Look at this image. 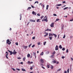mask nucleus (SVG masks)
<instances>
[{"instance_id": "obj_1", "label": "nucleus", "mask_w": 73, "mask_h": 73, "mask_svg": "<svg viewBox=\"0 0 73 73\" xmlns=\"http://www.w3.org/2000/svg\"><path fill=\"white\" fill-rule=\"evenodd\" d=\"M7 44H8L9 45L11 44V42H10L9 40L7 39Z\"/></svg>"}, {"instance_id": "obj_2", "label": "nucleus", "mask_w": 73, "mask_h": 73, "mask_svg": "<svg viewBox=\"0 0 73 73\" xmlns=\"http://www.w3.org/2000/svg\"><path fill=\"white\" fill-rule=\"evenodd\" d=\"M8 52H10V55H12V54L13 53L12 51H11L9 50H8Z\"/></svg>"}, {"instance_id": "obj_3", "label": "nucleus", "mask_w": 73, "mask_h": 73, "mask_svg": "<svg viewBox=\"0 0 73 73\" xmlns=\"http://www.w3.org/2000/svg\"><path fill=\"white\" fill-rule=\"evenodd\" d=\"M32 13L33 15H36L37 14V13H35L34 11H33Z\"/></svg>"}, {"instance_id": "obj_4", "label": "nucleus", "mask_w": 73, "mask_h": 73, "mask_svg": "<svg viewBox=\"0 0 73 73\" xmlns=\"http://www.w3.org/2000/svg\"><path fill=\"white\" fill-rule=\"evenodd\" d=\"M54 23H52L50 25L51 27H54Z\"/></svg>"}, {"instance_id": "obj_5", "label": "nucleus", "mask_w": 73, "mask_h": 73, "mask_svg": "<svg viewBox=\"0 0 73 73\" xmlns=\"http://www.w3.org/2000/svg\"><path fill=\"white\" fill-rule=\"evenodd\" d=\"M16 53H17V52H16V50H14L13 52V54H16Z\"/></svg>"}, {"instance_id": "obj_6", "label": "nucleus", "mask_w": 73, "mask_h": 73, "mask_svg": "<svg viewBox=\"0 0 73 73\" xmlns=\"http://www.w3.org/2000/svg\"><path fill=\"white\" fill-rule=\"evenodd\" d=\"M46 21V22H47L48 21V20L47 19H44V20H42V21Z\"/></svg>"}, {"instance_id": "obj_7", "label": "nucleus", "mask_w": 73, "mask_h": 73, "mask_svg": "<svg viewBox=\"0 0 73 73\" xmlns=\"http://www.w3.org/2000/svg\"><path fill=\"white\" fill-rule=\"evenodd\" d=\"M45 31H51V29H46L45 30Z\"/></svg>"}, {"instance_id": "obj_8", "label": "nucleus", "mask_w": 73, "mask_h": 73, "mask_svg": "<svg viewBox=\"0 0 73 73\" xmlns=\"http://www.w3.org/2000/svg\"><path fill=\"white\" fill-rule=\"evenodd\" d=\"M30 21H31V22H35V21H36L33 20L32 19H30Z\"/></svg>"}, {"instance_id": "obj_9", "label": "nucleus", "mask_w": 73, "mask_h": 73, "mask_svg": "<svg viewBox=\"0 0 73 73\" xmlns=\"http://www.w3.org/2000/svg\"><path fill=\"white\" fill-rule=\"evenodd\" d=\"M58 46L56 45L55 48V50H58Z\"/></svg>"}, {"instance_id": "obj_10", "label": "nucleus", "mask_w": 73, "mask_h": 73, "mask_svg": "<svg viewBox=\"0 0 73 73\" xmlns=\"http://www.w3.org/2000/svg\"><path fill=\"white\" fill-rule=\"evenodd\" d=\"M53 36V34H52L50 33H49V36Z\"/></svg>"}, {"instance_id": "obj_11", "label": "nucleus", "mask_w": 73, "mask_h": 73, "mask_svg": "<svg viewBox=\"0 0 73 73\" xmlns=\"http://www.w3.org/2000/svg\"><path fill=\"white\" fill-rule=\"evenodd\" d=\"M50 57L51 58H54V55H52L50 56Z\"/></svg>"}, {"instance_id": "obj_12", "label": "nucleus", "mask_w": 73, "mask_h": 73, "mask_svg": "<svg viewBox=\"0 0 73 73\" xmlns=\"http://www.w3.org/2000/svg\"><path fill=\"white\" fill-rule=\"evenodd\" d=\"M30 56H31V55H30V54H28L27 55V57L28 58L30 57Z\"/></svg>"}, {"instance_id": "obj_13", "label": "nucleus", "mask_w": 73, "mask_h": 73, "mask_svg": "<svg viewBox=\"0 0 73 73\" xmlns=\"http://www.w3.org/2000/svg\"><path fill=\"white\" fill-rule=\"evenodd\" d=\"M40 61L42 63H44V60L43 59H41L40 60Z\"/></svg>"}, {"instance_id": "obj_14", "label": "nucleus", "mask_w": 73, "mask_h": 73, "mask_svg": "<svg viewBox=\"0 0 73 73\" xmlns=\"http://www.w3.org/2000/svg\"><path fill=\"white\" fill-rule=\"evenodd\" d=\"M52 38H53V37L52 36L51 37H49V38L50 39V40H52Z\"/></svg>"}, {"instance_id": "obj_15", "label": "nucleus", "mask_w": 73, "mask_h": 73, "mask_svg": "<svg viewBox=\"0 0 73 73\" xmlns=\"http://www.w3.org/2000/svg\"><path fill=\"white\" fill-rule=\"evenodd\" d=\"M52 62V63L53 64H54L56 62V60H54V61H53Z\"/></svg>"}, {"instance_id": "obj_16", "label": "nucleus", "mask_w": 73, "mask_h": 73, "mask_svg": "<svg viewBox=\"0 0 73 73\" xmlns=\"http://www.w3.org/2000/svg\"><path fill=\"white\" fill-rule=\"evenodd\" d=\"M59 48H60V49H62V46H61V45H60L59 46Z\"/></svg>"}, {"instance_id": "obj_17", "label": "nucleus", "mask_w": 73, "mask_h": 73, "mask_svg": "<svg viewBox=\"0 0 73 73\" xmlns=\"http://www.w3.org/2000/svg\"><path fill=\"white\" fill-rule=\"evenodd\" d=\"M53 35H54V37H55V38H56V37H57V35H56L55 34H53Z\"/></svg>"}, {"instance_id": "obj_18", "label": "nucleus", "mask_w": 73, "mask_h": 73, "mask_svg": "<svg viewBox=\"0 0 73 73\" xmlns=\"http://www.w3.org/2000/svg\"><path fill=\"white\" fill-rule=\"evenodd\" d=\"M34 56H35V58H36V53L35 52H33Z\"/></svg>"}, {"instance_id": "obj_19", "label": "nucleus", "mask_w": 73, "mask_h": 73, "mask_svg": "<svg viewBox=\"0 0 73 73\" xmlns=\"http://www.w3.org/2000/svg\"><path fill=\"white\" fill-rule=\"evenodd\" d=\"M8 54H6V58H7V59H8Z\"/></svg>"}, {"instance_id": "obj_20", "label": "nucleus", "mask_w": 73, "mask_h": 73, "mask_svg": "<svg viewBox=\"0 0 73 73\" xmlns=\"http://www.w3.org/2000/svg\"><path fill=\"white\" fill-rule=\"evenodd\" d=\"M48 8H49V5H47L46 6V9L47 10L48 9Z\"/></svg>"}, {"instance_id": "obj_21", "label": "nucleus", "mask_w": 73, "mask_h": 73, "mask_svg": "<svg viewBox=\"0 0 73 73\" xmlns=\"http://www.w3.org/2000/svg\"><path fill=\"white\" fill-rule=\"evenodd\" d=\"M22 71H25V72H26L25 69H24V68H22Z\"/></svg>"}, {"instance_id": "obj_22", "label": "nucleus", "mask_w": 73, "mask_h": 73, "mask_svg": "<svg viewBox=\"0 0 73 73\" xmlns=\"http://www.w3.org/2000/svg\"><path fill=\"white\" fill-rule=\"evenodd\" d=\"M50 68H51V69H53V66H51L50 67Z\"/></svg>"}, {"instance_id": "obj_23", "label": "nucleus", "mask_w": 73, "mask_h": 73, "mask_svg": "<svg viewBox=\"0 0 73 73\" xmlns=\"http://www.w3.org/2000/svg\"><path fill=\"white\" fill-rule=\"evenodd\" d=\"M46 35H45L44 36V37H46V36H48V33H47L46 34Z\"/></svg>"}, {"instance_id": "obj_24", "label": "nucleus", "mask_w": 73, "mask_h": 73, "mask_svg": "<svg viewBox=\"0 0 73 73\" xmlns=\"http://www.w3.org/2000/svg\"><path fill=\"white\" fill-rule=\"evenodd\" d=\"M30 9H31V7H29L28 8L27 10H29Z\"/></svg>"}, {"instance_id": "obj_25", "label": "nucleus", "mask_w": 73, "mask_h": 73, "mask_svg": "<svg viewBox=\"0 0 73 73\" xmlns=\"http://www.w3.org/2000/svg\"><path fill=\"white\" fill-rule=\"evenodd\" d=\"M41 5L42 6V7H43V8L45 7V5H44L41 4Z\"/></svg>"}, {"instance_id": "obj_26", "label": "nucleus", "mask_w": 73, "mask_h": 73, "mask_svg": "<svg viewBox=\"0 0 73 73\" xmlns=\"http://www.w3.org/2000/svg\"><path fill=\"white\" fill-rule=\"evenodd\" d=\"M44 54V52H42L40 54V55L41 56H42V55H43Z\"/></svg>"}, {"instance_id": "obj_27", "label": "nucleus", "mask_w": 73, "mask_h": 73, "mask_svg": "<svg viewBox=\"0 0 73 73\" xmlns=\"http://www.w3.org/2000/svg\"><path fill=\"white\" fill-rule=\"evenodd\" d=\"M56 54V52H55V51H54V52L53 53H52V54L53 55H54V54Z\"/></svg>"}, {"instance_id": "obj_28", "label": "nucleus", "mask_w": 73, "mask_h": 73, "mask_svg": "<svg viewBox=\"0 0 73 73\" xmlns=\"http://www.w3.org/2000/svg\"><path fill=\"white\" fill-rule=\"evenodd\" d=\"M61 4H58L57 5V6L58 7H59V6H61Z\"/></svg>"}, {"instance_id": "obj_29", "label": "nucleus", "mask_w": 73, "mask_h": 73, "mask_svg": "<svg viewBox=\"0 0 73 73\" xmlns=\"http://www.w3.org/2000/svg\"><path fill=\"white\" fill-rule=\"evenodd\" d=\"M31 45H32V43L30 44L29 45V48H30L31 46Z\"/></svg>"}, {"instance_id": "obj_30", "label": "nucleus", "mask_w": 73, "mask_h": 73, "mask_svg": "<svg viewBox=\"0 0 73 73\" xmlns=\"http://www.w3.org/2000/svg\"><path fill=\"white\" fill-rule=\"evenodd\" d=\"M68 7H65V8H64V10H65V9H68Z\"/></svg>"}, {"instance_id": "obj_31", "label": "nucleus", "mask_w": 73, "mask_h": 73, "mask_svg": "<svg viewBox=\"0 0 73 73\" xmlns=\"http://www.w3.org/2000/svg\"><path fill=\"white\" fill-rule=\"evenodd\" d=\"M46 42H44V45H45V44H46Z\"/></svg>"}, {"instance_id": "obj_32", "label": "nucleus", "mask_w": 73, "mask_h": 73, "mask_svg": "<svg viewBox=\"0 0 73 73\" xmlns=\"http://www.w3.org/2000/svg\"><path fill=\"white\" fill-rule=\"evenodd\" d=\"M36 3H37V4H38V1H36L35 2V4H36Z\"/></svg>"}, {"instance_id": "obj_33", "label": "nucleus", "mask_w": 73, "mask_h": 73, "mask_svg": "<svg viewBox=\"0 0 73 73\" xmlns=\"http://www.w3.org/2000/svg\"><path fill=\"white\" fill-rule=\"evenodd\" d=\"M35 45L34 44L32 46V48H33L34 47H35Z\"/></svg>"}, {"instance_id": "obj_34", "label": "nucleus", "mask_w": 73, "mask_h": 73, "mask_svg": "<svg viewBox=\"0 0 73 73\" xmlns=\"http://www.w3.org/2000/svg\"><path fill=\"white\" fill-rule=\"evenodd\" d=\"M64 29V25H63V26L62 27V28H61L62 30V29Z\"/></svg>"}, {"instance_id": "obj_35", "label": "nucleus", "mask_w": 73, "mask_h": 73, "mask_svg": "<svg viewBox=\"0 0 73 73\" xmlns=\"http://www.w3.org/2000/svg\"><path fill=\"white\" fill-rule=\"evenodd\" d=\"M26 58H25V57H24L23 58V61H25V59Z\"/></svg>"}, {"instance_id": "obj_36", "label": "nucleus", "mask_w": 73, "mask_h": 73, "mask_svg": "<svg viewBox=\"0 0 73 73\" xmlns=\"http://www.w3.org/2000/svg\"><path fill=\"white\" fill-rule=\"evenodd\" d=\"M65 50V48H62V50Z\"/></svg>"}, {"instance_id": "obj_37", "label": "nucleus", "mask_w": 73, "mask_h": 73, "mask_svg": "<svg viewBox=\"0 0 73 73\" xmlns=\"http://www.w3.org/2000/svg\"><path fill=\"white\" fill-rule=\"evenodd\" d=\"M40 42H38L37 43V44H38V45H40Z\"/></svg>"}, {"instance_id": "obj_38", "label": "nucleus", "mask_w": 73, "mask_h": 73, "mask_svg": "<svg viewBox=\"0 0 73 73\" xmlns=\"http://www.w3.org/2000/svg\"><path fill=\"white\" fill-rule=\"evenodd\" d=\"M58 20H60V19H56V20L55 21V22L57 21H58Z\"/></svg>"}, {"instance_id": "obj_39", "label": "nucleus", "mask_w": 73, "mask_h": 73, "mask_svg": "<svg viewBox=\"0 0 73 73\" xmlns=\"http://www.w3.org/2000/svg\"><path fill=\"white\" fill-rule=\"evenodd\" d=\"M69 69H68L67 70V73H69Z\"/></svg>"}, {"instance_id": "obj_40", "label": "nucleus", "mask_w": 73, "mask_h": 73, "mask_svg": "<svg viewBox=\"0 0 73 73\" xmlns=\"http://www.w3.org/2000/svg\"><path fill=\"white\" fill-rule=\"evenodd\" d=\"M30 63H31V62L29 61H28L27 62V64H30Z\"/></svg>"}, {"instance_id": "obj_41", "label": "nucleus", "mask_w": 73, "mask_h": 73, "mask_svg": "<svg viewBox=\"0 0 73 73\" xmlns=\"http://www.w3.org/2000/svg\"><path fill=\"white\" fill-rule=\"evenodd\" d=\"M47 68H49L50 66H49V65H48L47 66Z\"/></svg>"}, {"instance_id": "obj_42", "label": "nucleus", "mask_w": 73, "mask_h": 73, "mask_svg": "<svg viewBox=\"0 0 73 73\" xmlns=\"http://www.w3.org/2000/svg\"><path fill=\"white\" fill-rule=\"evenodd\" d=\"M32 38L33 40H35V36H34Z\"/></svg>"}, {"instance_id": "obj_43", "label": "nucleus", "mask_w": 73, "mask_h": 73, "mask_svg": "<svg viewBox=\"0 0 73 73\" xmlns=\"http://www.w3.org/2000/svg\"><path fill=\"white\" fill-rule=\"evenodd\" d=\"M31 70H32L33 69V67H31L30 68Z\"/></svg>"}, {"instance_id": "obj_44", "label": "nucleus", "mask_w": 73, "mask_h": 73, "mask_svg": "<svg viewBox=\"0 0 73 73\" xmlns=\"http://www.w3.org/2000/svg\"><path fill=\"white\" fill-rule=\"evenodd\" d=\"M69 52V50H68V49H67L66 50V52L67 53H68V52Z\"/></svg>"}, {"instance_id": "obj_45", "label": "nucleus", "mask_w": 73, "mask_h": 73, "mask_svg": "<svg viewBox=\"0 0 73 73\" xmlns=\"http://www.w3.org/2000/svg\"><path fill=\"white\" fill-rule=\"evenodd\" d=\"M39 21H40V19H38L37 20V22H39Z\"/></svg>"}, {"instance_id": "obj_46", "label": "nucleus", "mask_w": 73, "mask_h": 73, "mask_svg": "<svg viewBox=\"0 0 73 73\" xmlns=\"http://www.w3.org/2000/svg\"><path fill=\"white\" fill-rule=\"evenodd\" d=\"M65 35H64L63 38H65Z\"/></svg>"}, {"instance_id": "obj_47", "label": "nucleus", "mask_w": 73, "mask_h": 73, "mask_svg": "<svg viewBox=\"0 0 73 73\" xmlns=\"http://www.w3.org/2000/svg\"><path fill=\"white\" fill-rule=\"evenodd\" d=\"M37 16H40V14L39 13H38L37 14Z\"/></svg>"}, {"instance_id": "obj_48", "label": "nucleus", "mask_w": 73, "mask_h": 73, "mask_svg": "<svg viewBox=\"0 0 73 73\" xmlns=\"http://www.w3.org/2000/svg\"><path fill=\"white\" fill-rule=\"evenodd\" d=\"M54 16H57V15L56 14H53Z\"/></svg>"}, {"instance_id": "obj_49", "label": "nucleus", "mask_w": 73, "mask_h": 73, "mask_svg": "<svg viewBox=\"0 0 73 73\" xmlns=\"http://www.w3.org/2000/svg\"><path fill=\"white\" fill-rule=\"evenodd\" d=\"M31 6L32 8H35V7H34V6H33L32 5H31Z\"/></svg>"}, {"instance_id": "obj_50", "label": "nucleus", "mask_w": 73, "mask_h": 73, "mask_svg": "<svg viewBox=\"0 0 73 73\" xmlns=\"http://www.w3.org/2000/svg\"><path fill=\"white\" fill-rule=\"evenodd\" d=\"M12 70H13L14 71H16V70H15V69L13 68Z\"/></svg>"}, {"instance_id": "obj_51", "label": "nucleus", "mask_w": 73, "mask_h": 73, "mask_svg": "<svg viewBox=\"0 0 73 73\" xmlns=\"http://www.w3.org/2000/svg\"><path fill=\"white\" fill-rule=\"evenodd\" d=\"M15 44L16 45H18V42L15 43Z\"/></svg>"}, {"instance_id": "obj_52", "label": "nucleus", "mask_w": 73, "mask_h": 73, "mask_svg": "<svg viewBox=\"0 0 73 73\" xmlns=\"http://www.w3.org/2000/svg\"><path fill=\"white\" fill-rule=\"evenodd\" d=\"M27 47H28V46H25V48L26 49V48H27Z\"/></svg>"}, {"instance_id": "obj_53", "label": "nucleus", "mask_w": 73, "mask_h": 73, "mask_svg": "<svg viewBox=\"0 0 73 73\" xmlns=\"http://www.w3.org/2000/svg\"><path fill=\"white\" fill-rule=\"evenodd\" d=\"M60 70H61V69H58L57 70L58 71H60Z\"/></svg>"}, {"instance_id": "obj_54", "label": "nucleus", "mask_w": 73, "mask_h": 73, "mask_svg": "<svg viewBox=\"0 0 73 73\" xmlns=\"http://www.w3.org/2000/svg\"><path fill=\"white\" fill-rule=\"evenodd\" d=\"M64 73H67V71H65L64 72Z\"/></svg>"}, {"instance_id": "obj_55", "label": "nucleus", "mask_w": 73, "mask_h": 73, "mask_svg": "<svg viewBox=\"0 0 73 73\" xmlns=\"http://www.w3.org/2000/svg\"><path fill=\"white\" fill-rule=\"evenodd\" d=\"M64 17H66V18L67 17H68V16H64Z\"/></svg>"}, {"instance_id": "obj_56", "label": "nucleus", "mask_w": 73, "mask_h": 73, "mask_svg": "<svg viewBox=\"0 0 73 73\" xmlns=\"http://www.w3.org/2000/svg\"><path fill=\"white\" fill-rule=\"evenodd\" d=\"M62 58L63 59H64V58H65V57L64 56H62Z\"/></svg>"}, {"instance_id": "obj_57", "label": "nucleus", "mask_w": 73, "mask_h": 73, "mask_svg": "<svg viewBox=\"0 0 73 73\" xmlns=\"http://www.w3.org/2000/svg\"><path fill=\"white\" fill-rule=\"evenodd\" d=\"M20 19H21V14H20Z\"/></svg>"}, {"instance_id": "obj_58", "label": "nucleus", "mask_w": 73, "mask_h": 73, "mask_svg": "<svg viewBox=\"0 0 73 73\" xmlns=\"http://www.w3.org/2000/svg\"><path fill=\"white\" fill-rule=\"evenodd\" d=\"M17 70L18 71H20V70L19 68L17 69Z\"/></svg>"}, {"instance_id": "obj_59", "label": "nucleus", "mask_w": 73, "mask_h": 73, "mask_svg": "<svg viewBox=\"0 0 73 73\" xmlns=\"http://www.w3.org/2000/svg\"><path fill=\"white\" fill-rule=\"evenodd\" d=\"M42 68L43 69H45V68L43 66H42Z\"/></svg>"}, {"instance_id": "obj_60", "label": "nucleus", "mask_w": 73, "mask_h": 73, "mask_svg": "<svg viewBox=\"0 0 73 73\" xmlns=\"http://www.w3.org/2000/svg\"><path fill=\"white\" fill-rule=\"evenodd\" d=\"M70 21H73V19H72L70 20Z\"/></svg>"}, {"instance_id": "obj_61", "label": "nucleus", "mask_w": 73, "mask_h": 73, "mask_svg": "<svg viewBox=\"0 0 73 73\" xmlns=\"http://www.w3.org/2000/svg\"><path fill=\"white\" fill-rule=\"evenodd\" d=\"M33 64V62H30V64Z\"/></svg>"}, {"instance_id": "obj_62", "label": "nucleus", "mask_w": 73, "mask_h": 73, "mask_svg": "<svg viewBox=\"0 0 73 73\" xmlns=\"http://www.w3.org/2000/svg\"><path fill=\"white\" fill-rule=\"evenodd\" d=\"M71 60H72L73 61V58H71Z\"/></svg>"}, {"instance_id": "obj_63", "label": "nucleus", "mask_w": 73, "mask_h": 73, "mask_svg": "<svg viewBox=\"0 0 73 73\" xmlns=\"http://www.w3.org/2000/svg\"><path fill=\"white\" fill-rule=\"evenodd\" d=\"M18 59H21V57H18Z\"/></svg>"}, {"instance_id": "obj_64", "label": "nucleus", "mask_w": 73, "mask_h": 73, "mask_svg": "<svg viewBox=\"0 0 73 73\" xmlns=\"http://www.w3.org/2000/svg\"><path fill=\"white\" fill-rule=\"evenodd\" d=\"M44 17V16H42V17H41V19H42Z\"/></svg>"}]
</instances>
